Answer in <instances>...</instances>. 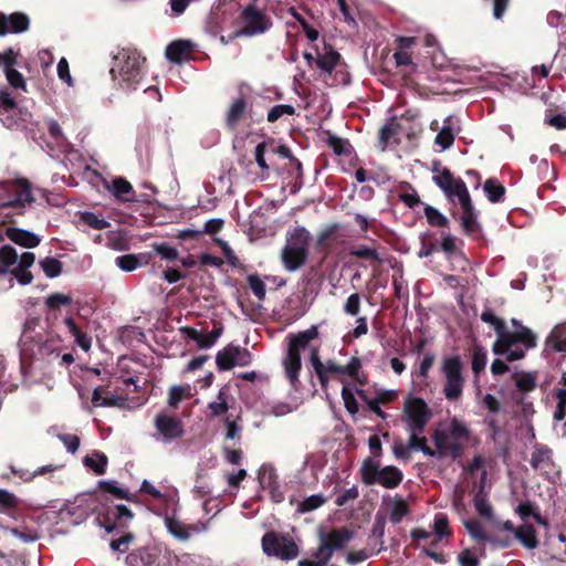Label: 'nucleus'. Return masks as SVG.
Returning <instances> with one entry per match:
<instances>
[{"label": "nucleus", "mask_w": 566, "mask_h": 566, "mask_svg": "<svg viewBox=\"0 0 566 566\" xmlns=\"http://www.w3.org/2000/svg\"><path fill=\"white\" fill-rule=\"evenodd\" d=\"M146 59L134 49H122L113 59L111 75L120 87L132 91L144 76Z\"/></svg>", "instance_id": "f257e3e1"}, {"label": "nucleus", "mask_w": 566, "mask_h": 566, "mask_svg": "<svg viewBox=\"0 0 566 566\" xmlns=\"http://www.w3.org/2000/svg\"><path fill=\"white\" fill-rule=\"evenodd\" d=\"M418 115L407 109L401 116H391L387 122L379 128L377 148L380 151H386L389 145H400L401 136H405L408 140H415L418 138L421 126L416 122Z\"/></svg>", "instance_id": "f03ea898"}, {"label": "nucleus", "mask_w": 566, "mask_h": 566, "mask_svg": "<svg viewBox=\"0 0 566 566\" xmlns=\"http://www.w3.org/2000/svg\"><path fill=\"white\" fill-rule=\"evenodd\" d=\"M304 57L311 67H316L319 71V76L327 85L336 86L349 83L346 65L342 61L340 54L332 46L324 45L316 56L305 53Z\"/></svg>", "instance_id": "7ed1b4c3"}, {"label": "nucleus", "mask_w": 566, "mask_h": 566, "mask_svg": "<svg viewBox=\"0 0 566 566\" xmlns=\"http://www.w3.org/2000/svg\"><path fill=\"white\" fill-rule=\"evenodd\" d=\"M311 232L303 226H296L286 232V242L281 251L284 269L295 272L301 269L310 255Z\"/></svg>", "instance_id": "20e7f679"}, {"label": "nucleus", "mask_w": 566, "mask_h": 566, "mask_svg": "<svg viewBox=\"0 0 566 566\" xmlns=\"http://www.w3.org/2000/svg\"><path fill=\"white\" fill-rule=\"evenodd\" d=\"M354 533L343 526L333 528L331 532L325 533L323 530L318 532L319 545L312 553V559H300L298 566H327L333 557L334 552L342 551L346 544L353 538Z\"/></svg>", "instance_id": "39448f33"}, {"label": "nucleus", "mask_w": 566, "mask_h": 566, "mask_svg": "<svg viewBox=\"0 0 566 566\" xmlns=\"http://www.w3.org/2000/svg\"><path fill=\"white\" fill-rule=\"evenodd\" d=\"M32 202L34 198L27 181H0V214L4 218L23 214Z\"/></svg>", "instance_id": "423d86ee"}, {"label": "nucleus", "mask_w": 566, "mask_h": 566, "mask_svg": "<svg viewBox=\"0 0 566 566\" xmlns=\"http://www.w3.org/2000/svg\"><path fill=\"white\" fill-rule=\"evenodd\" d=\"M359 476L363 484L367 486L381 485L385 489L398 488L402 480V471L395 465L381 467L377 459H364L359 469Z\"/></svg>", "instance_id": "0eeeda50"}, {"label": "nucleus", "mask_w": 566, "mask_h": 566, "mask_svg": "<svg viewBox=\"0 0 566 566\" xmlns=\"http://www.w3.org/2000/svg\"><path fill=\"white\" fill-rule=\"evenodd\" d=\"M517 344L524 345L526 349L534 348L536 346V336L525 326H521L515 332L506 329L503 337L494 342L492 352L499 356L505 355L507 361L520 360L524 358L525 350L516 347Z\"/></svg>", "instance_id": "6e6552de"}, {"label": "nucleus", "mask_w": 566, "mask_h": 566, "mask_svg": "<svg viewBox=\"0 0 566 566\" xmlns=\"http://www.w3.org/2000/svg\"><path fill=\"white\" fill-rule=\"evenodd\" d=\"M463 364L459 355L442 359L441 373L446 378L443 395L449 401H458L463 394L465 379L462 374Z\"/></svg>", "instance_id": "1a4fd4ad"}, {"label": "nucleus", "mask_w": 566, "mask_h": 566, "mask_svg": "<svg viewBox=\"0 0 566 566\" xmlns=\"http://www.w3.org/2000/svg\"><path fill=\"white\" fill-rule=\"evenodd\" d=\"M261 545L266 556L276 557L282 560H292L298 555V546L287 534L275 531L266 532L261 539Z\"/></svg>", "instance_id": "9d476101"}, {"label": "nucleus", "mask_w": 566, "mask_h": 566, "mask_svg": "<svg viewBox=\"0 0 566 566\" xmlns=\"http://www.w3.org/2000/svg\"><path fill=\"white\" fill-rule=\"evenodd\" d=\"M403 419L408 431L423 432L433 417L432 410L421 397L409 395L403 402Z\"/></svg>", "instance_id": "9b49d317"}, {"label": "nucleus", "mask_w": 566, "mask_h": 566, "mask_svg": "<svg viewBox=\"0 0 566 566\" xmlns=\"http://www.w3.org/2000/svg\"><path fill=\"white\" fill-rule=\"evenodd\" d=\"M41 328V319L38 316H28L22 328L21 337L19 339L20 346V359L22 366L31 365L35 359V350L33 349V343L42 332L36 329Z\"/></svg>", "instance_id": "f8f14e48"}, {"label": "nucleus", "mask_w": 566, "mask_h": 566, "mask_svg": "<svg viewBox=\"0 0 566 566\" xmlns=\"http://www.w3.org/2000/svg\"><path fill=\"white\" fill-rule=\"evenodd\" d=\"M154 426L165 443L178 440L185 436L184 422L178 417L165 412H160L155 417Z\"/></svg>", "instance_id": "ddd939ff"}, {"label": "nucleus", "mask_w": 566, "mask_h": 566, "mask_svg": "<svg viewBox=\"0 0 566 566\" xmlns=\"http://www.w3.org/2000/svg\"><path fill=\"white\" fill-rule=\"evenodd\" d=\"M165 526L170 535L179 542H188L196 535H199L208 530L207 522H197L193 524H186L175 516L165 517Z\"/></svg>", "instance_id": "4468645a"}, {"label": "nucleus", "mask_w": 566, "mask_h": 566, "mask_svg": "<svg viewBox=\"0 0 566 566\" xmlns=\"http://www.w3.org/2000/svg\"><path fill=\"white\" fill-rule=\"evenodd\" d=\"M243 27L241 33L244 35H256L265 32L271 27L270 19L254 6L245 8L242 12Z\"/></svg>", "instance_id": "2eb2a0df"}, {"label": "nucleus", "mask_w": 566, "mask_h": 566, "mask_svg": "<svg viewBox=\"0 0 566 566\" xmlns=\"http://www.w3.org/2000/svg\"><path fill=\"white\" fill-rule=\"evenodd\" d=\"M18 62V52L9 48L4 52H0V66L3 69L6 78L11 87L15 90L27 91V82L24 76L14 69Z\"/></svg>", "instance_id": "dca6fc26"}, {"label": "nucleus", "mask_w": 566, "mask_h": 566, "mask_svg": "<svg viewBox=\"0 0 566 566\" xmlns=\"http://www.w3.org/2000/svg\"><path fill=\"white\" fill-rule=\"evenodd\" d=\"M531 467L541 471L545 478L557 473L556 464L553 460V451L545 444H536L531 457Z\"/></svg>", "instance_id": "f3484780"}, {"label": "nucleus", "mask_w": 566, "mask_h": 566, "mask_svg": "<svg viewBox=\"0 0 566 566\" xmlns=\"http://www.w3.org/2000/svg\"><path fill=\"white\" fill-rule=\"evenodd\" d=\"M160 549L155 545H146L130 551L125 557L126 566H158Z\"/></svg>", "instance_id": "a211bd4d"}, {"label": "nucleus", "mask_w": 566, "mask_h": 566, "mask_svg": "<svg viewBox=\"0 0 566 566\" xmlns=\"http://www.w3.org/2000/svg\"><path fill=\"white\" fill-rule=\"evenodd\" d=\"M113 195L120 201L150 203V196L147 193L136 196L133 186L125 178H115L112 182Z\"/></svg>", "instance_id": "6ab92c4d"}, {"label": "nucleus", "mask_w": 566, "mask_h": 566, "mask_svg": "<svg viewBox=\"0 0 566 566\" xmlns=\"http://www.w3.org/2000/svg\"><path fill=\"white\" fill-rule=\"evenodd\" d=\"M31 117L29 108H0V123L9 129L25 128Z\"/></svg>", "instance_id": "aec40b11"}, {"label": "nucleus", "mask_w": 566, "mask_h": 566, "mask_svg": "<svg viewBox=\"0 0 566 566\" xmlns=\"http://www.w3.org/2000/svg\"><path fill=\"white\" fill-rule=\"evenodd\" d=\"M29 18L20 12L4 14L0 12V36L9 33H21L28 30Z\"/></svg>", "instance_id": "412c9836"}, {"label": "nucleus", "mask_w": 566, "mask_h": 566, "mask_svg": "<svg viewBox=\"0 0 566 566\" xmlns=\"http://www.w3.org/2000/svg\"><path fill=\"white\" fill-rule=\"evenodd\" d=\"M340 224L333 222L324 227L317 234L315 245L326 254L331 253L335 243L344 242L340 240Z\"/></svg>", "instance_id": "4be33fe9"}, {"label": "nucleus", "mask_w": 566, "mask_h": 566, "mask_svg": "<svg viewBox=\"0 0 566 566\" xmlns=\"http://www.w3.org/2000/svg\"><path fill=\"white\" fill-rule=\"evenodd\" d=\"M259 480L261 486L269 491L270 497L274 503H281L284 501V493L281 490L277 481V474L273 468H270L269 470L263 468L262 472H260Z\"/></svg>", "instance_id": "5701e85b"}, {"label": "nucleus", "mask_w": 566, "mask_h": 566, "mask_svg": "<svg viewBox=\"0 0 566 566\" xmlns=\"http://www.w3.org/2000/svg\"><path fill=\"white\" fill-rule=\"evenodd\" d=\"M318 335V327L316 325H312L310 328L298 332L297 334H291L289 336L287 350L301 355V352L305 349L313 339L317 338Z\"/></svg>", "instance_id": "b1692460"}, {"label": "nucleus", "mask_w": 566, "mask_h": 566, "mask_svg": "<svg viewBox=\"0 0 566 566\" xmlns=\"http://www.w3.org/2000/svg\"><path fill=\"white\" fill-rule=\"evenodd\" d=\"M452 216L459 220L461 229L465 235L474 239H479L482 237V226L478 220V210L468 213H461L459 216L455 212H453Z\"/></svg>", "instance_id": "393cba45"}, {"label": "nucleus", "mask_w": 566, "mask_h": 566, "mask_svg": "<svg viewBox=\"0 0 566 566\" xmlns=\"http://www.w3.org/2000/svg\"><path fill=\"white\" fill-rule=\"evenodd\" d=\"M6 237L13 243L27 249L35 248L41 242V239L33 232L14 227H8L6 229Z\"/></svg>", "instance_id": "a878e982"}, {"label": "nucleus", "mask_w": 566, "mask_h": 566, "mask_svg": "<svg viewBox=\"0 0 566 566\" xmlns=\"http://www.w3.org/2000/svg\"><path fill=\"white\" fill-rule=\"evenodd\" d=\"M193 45L190 41L177 40L166 49V57L174 63H182L190 59Z\"/></svg>", "instance_id": "bb28decb"}, {"label": "nucleus", "mask_w": 566, "mask_h": 566, "mask_svg": "<svg viewBox=\"0 0 566 566\" xmlns=\"http://www.w3.org/2000/svg\"><path fill=\"white\" fill-rule=\"evenodd\" d=\"M283 366L286 378L289 379L291 386L295 388L296 384L300 381L298 377L302 368L301 355L287 350L283 360Z\"/></svg>", "instance_id": "cd10ccee"}, {"label": "nucleus", "mask_w": 566, "mask_h": 566, "mask_svg": "<svg viewBox=\"0 0 566 566\" xmlns=\"http://www.w3.org/2000/svg\"><path fill=\"white\" fill-rule=\"evenodd\" d=\"M327 502V499L323 494H313L302 501L294 497L290 499V504L295 506V510L300 514L310 513L323 506Z\"/></svg>", "instance_id": "c85d7f7f"}, {"label": "nucleus", "mask_w": 566, "mask_h": 566, "mask_svg": "<svg viewBox=\"0 0 566 566\" xmlns=\"http://www.w3.org/2000/svg\"><path fill=\"white\" fill-rule=\"evenodd\" d=\"M102 387H96L92 395V405L94 407H124L126 405V398L118 395H111L103 397Z\"/></svg>", "instance_id": "c756f323"}, {"label": "nucleus", "mask_w": 566, "mask_h": 566, "mask_svg": "<svg viewBox=\"0 0 566 566\" xmlns=\"http://www.w3.org/2000/svg\"><path fill=\"white\" fill-rule=\"evenodd\" d=\"M524 547L534 549L538 546L536 530L532 524H525L516 528L514 536Z\"/></svg>", "instance_id": "7c9ffc66"}, {"label": "nucleus", "mask_w": 566, "mask_h": 566, "mask_svg": "<svg viewBox=\"0 0 566 566\" xmlns=\"http://www.w3.org/2000/svg\"><path fill=\"white\" fill-rule=\"evenodd\" d=\"M261 95L252 90L248 84H240L238 87V96L234 98L231 106H249L253 104H261Z\"/></svg>", "instance_id": "2f4dec72"}, {"label": "nucleus", "mask_w": 566, "mask_h": 566, "mask_svg": "<svg viewBox=\"0 0 566 566\" xmlns=\"http://www.w3.org/2000/svg\"><path fill=\"white\" fill-rule=\"evenodd\" d=\"M83 463L86 468L94 471L95 474L102 475L106 472L108 459L105 453L101 451H94L92 455L84 457Z\"/></svg>", "instance_id": "473e14b6"}, {"label": "nucleus", "mask_w": 566, "mask_h": 566, "mask_svg": "<svg viewBox=\"0 0 566 566\" xmlns=\"http://www.w3.org/2000/svg\"><path fill=\"white\" fill-rule=\"evenodd\" d=\"M348 254L355 256L358 260L368 261L370 263H382V259L380 258L378 251L375 248L367 245L350 247L348 249Z\"/></svg>", "instance_id": "72a5a7b5"}, {"label": "nucleus", "mask_w": 566, "mask_h": 566, "mask_svg": "<svg viewBox=\"0 0 566 566\" xmlns=\"http://www.w3.org/2000/svg\"><path fill=\"white\" fill-rule=\"evenodd\" d=\"M115 263L120 270L132 272L143 263H147V259L145 254H124L117 256Z\"/></svg>", "instance_id": "f704fd0d"}, {"label": "nucleus", "mask_w": 566, "mask_h": 566, "mask_svg": "<svg viewBox=\"0 0 566 566\" xmlns=\"http://www.w3.org/2000/svg\"><path fill=\"white\" fill-rule=\"evenodd\" d=\"M191 397V388L189 385H175L169 388L167 403L172 409H178L179 403Z\"/></svg>", "instance_id": "c9c22d12"}, {"label": "nucleus", "mask_w": 566, "mask_h": 566, "mask_svg": "<svg viewBox=\"0 0 566 566\" xmlns=\"http://www.w3.org/2000/svg\"><path fill=\"white\" fill-rule=\"evenodd\" d=\"M483 189L488 199L493 203L501 202L506 191L505 187L495 178L486 179L483 185Z\"/></svg>", "instance_id": "e433bc0d"}, {"label": "nucleus", "mask_w": 566, "mask_h": 566, "mask_svg": "<svg viewBox=\"0 0 566 566\" xmlns=\"http://www.w3.org/2000/svg\"><path fill=\"white\" fill-rule=\"evenodd\" d=\"M235 346L228 345L219 350L216 356V364L219 370H230L234 367Z\"/></svg>", "instance_id": "4c0bfd02"}, {"label": "nucleus", "mask_w": 566, "mask_h": 566, "mask_svg": "<svg viewBox=\"0 0 566 566\" xmlns=\"http://www.w3.org/2000/svg\"><path fill=\"white\" fill-rule=\"evenodd\" d=\"M17 262V250L9 244L3 245L0 249V276L8 274V268L14 265Z\"/></svg>", "instance_id": "58836bf2"}, {"label": "nucleus", "mask_w": 566, "mask_h": 566, "mask_svg": "<svg viewBox=\"0 0 566 566\" xmlns=\"http://www.w3.org/2000/svg\"><path fill=\"white\" fill-rule=\"evenodd\" d=\"M410 512L408 503L400 496L396 495L392 500L389 520L394 524H398Z\"/></svg>", "instance_id": "ea45409f"}, {"label": "nucleus", "mask_w": 566, "mask_h": 566, "mask_svg": "<svg viewBox=\"0 0 566 566\" xmlns=\"http://www.w3.org/2000/svg\"><path fill=\"white\" fill-rule=\"evenodd\" d=\"M423 213L426 216L427 222L431 227L448 228L450 224L449 219L444 214H442L437 208L430 205H424Z\"/></svg>", "instance_id": "a19ab883"}, {"label": "nucleus", "mask_w": 566, "mask_h": 566, "mask_svg": "<svg viewBox=\"0 0 566 566\" xmlns=\"http://www.w3.org/2000/svg\"><path fill=\"white\" fill-rule=\"evenodd\" d=\"M410 436L408 439L409 448L411 450L421 451L427 457H436V451L431 449L427 443L426 437H420L422 432L409 431Z\"/></svg>", "instance_id": "79ce46f5"}, {"label": "nucleus", "mask_w": 566, "mask_h": 566, "mask_svg": "<svg viewBox=\"0 0 566 566\" xmlns=\"http://www.w3.org/2000/svg\"><path fill=\"white\" fill-rule=\"evenodd\" d=\"M433 532L437 536V539L432 542V544H437L440 539L444 537L452 536V532L449 527V518L443 513H438L434 516L433 522Z\"/></svg>", "instance_id": "37998d69"}, {"label": "nucleus", "mask_w": 566, "mask_h": 566, "mask_svg": "<svg viewBox=\"0 0 566 566\" xmlns=\"http://www.w3.org/2000/svg\"><path fill=\"white\" fill-rule=\"evenodd\" d=\"M551 395L557 401L554 420L563 421L566 418V388H554Z\"/></svg>", "instance_id": "c03bdc74"}, {"label": "nucleus", "mask_w": 566, "mask_h": 566, "mask_svg": "<svg viewBox=\"0 0 566 566\" xmlns=\"http://www.w3.org/2000/svg\"><path fill=\"white\" fill-rule=\"evenodd\" d=\"M481 321L490 324L494 327V331L496 332L497 338L501 339L503 337L506 328L505 322L497 317L491 308H485L481 314Z\"/></svg>", "instance_id": "a18cd8bd"}, {"label": "nucleus", "mask_w": 566, "mask_h": 566, "mask_svg": "<svg viewBox=\"0 0 566 566\" xmlns=\"http://www.w3.org/2000/svg\"><path fill=\"white\" fill-rule=\"evenodd\" d=\"M98 488L106 493L113 494L117 499L127 500L129 502H133L135 499L134 494H130L127 490L116 486L113 481L102 480L98 482Z\"/></svg>", "instance_id": "49530a36"}, {"label": "nucleus", "mask_w": 566, "mask_h": 566, "mask_svg": "<svg viewBox=\"0 0 566 566\" xmlns=\"http://www.w3.org/2000/svg\"><path fill=\"white\" fill-rule=\"evenodd\" d=\"M449 433L442 429H436L432 433V440L436 446V457L443 458L447 455V447L449 442Z\"/></svg>", "instance_id": "de8ad7c7"}, {"label": "nucleus", "mask_w": 566, "mask_h": 566, "mask_svg": "<svg viewBox=\"0 0 566 566\" xmlns=\"http://www.w3.org/2000/svg\"><path fill=\"white\" fill-rule=\"evenodd\" d=\"M40 266L48 277L54 279L62 273L63 264L53 256H46L40 261Z\"/></svg>", "instance_id": "09e8293b"}, {"label": "nucleus", "mask_w": 566, "mask_h": 566, "mask_svg": "<svg viewBox=\"0 0 566 566\" xmlns=\"http://www.w3.org/2000/svg\"><path fill=\"white\" fill-rule=\"evenodd\" d=\"M249 115L247 108H230L227 116V127L235 130L242 123L248 124Z\"/></svg>", "instance_id": "8fccbe9b"}, {"label": "nucleus", "mask_w": 566, "mask_h": 566, "mask_svg": "<svg viewBox=\"0 0 566 566\" xmlns=\"http://www.w3.org/2000/svg\"><path fill=\"white\" fill-rule=\"evenodd\" d=\"M549 342L557 352H566V323L556 326L551 336Z\"/></svg>", "instance_id": "3c124183"}, {"label": "nucleus", "mask_w": 566, "mask_h": 566, "mask_svg": "<svg viewBox=\"0 0 566 566\" xmlns=\"http://www.w3.org/2000/svg\"><path fill=\"white\" fill-rule=\"evenodd\" d=\"M302 285L304 290H312L315 286H318L322 282V275L318 271L317 265L310 266L302 275L301 279Z\"/></svg>", "instance_id": "603ef678"}, {"label": "nucleus", "mask_w": 566, "mask_h": 566, "mask_svg": "<svg viewBox=\"0 0 566 566\" xmlns=\"http://www.w3.org/2000/svg\"><path fill=\"white\" fill-rule=\"evenodd\" d=\"M19 506V499L15 494L0 489V512L8 513L10 511L17 510Z\"/></svg>", "instance_id": "864d4df0"}, {"label": "nucleus", "mask_w": 566, "mask_h": 566, "mask_svg": "<svg viewBox=\"0 0 566 566\" xmlns=\"http://www.w3.org/2000/svg\"><path fill=\"white\" fill-rule=\"evenodd\" d=\"M81 220L84 224L95 230H104L109 227V222L103 218H99L94 212L85 211L81 213Z\"/></svg>", "instance_id": "5fc2aeb1"}, {"label": "nucleus", "mask_w": 566, "mask_h": 566, "mask_svg": "<svg viewBox=\"0 0 566 566\" xmlns=\"http://www.w3.org/2000/svg\"><path fill=\"white\" fill-rule=\"evenodd\" d=\"M448 433L453 440H462L469 438L470 430L463 422L459 421L457 418H453L450 421Z\"/></svg>", "instance_id": "6e6d98bb"}, {"label": "nucleus", "mask_w": 566, "mask_h": 566, "mask_svg": "<svg viewBox=\"0 0 566 566\" xmlns=\"http://www.w3.org/2000/svg\"><path fill=\"white\" fill-rule=\"evenodd\" d=\"M33 349L35 350V356L38 354L49 355L50 353L55 350L54 340L49 338L43 333L36 337L33 343Z\"/></svg>", "instance_id": "4d7b16f0"}, {"label": "nucleus", "mask_w": 566, "mask_h": 566, "mask_svg": "<svg viewBox=\"0 0 566 566\" xmlns=\"http://www.w3.org/2000/svg\"><path fill=\"white\" fill-rule=\"evenodd\" d=\"M464 526L469 534L479 542H486L489 534H486L483 525L476 520H469L464 522Z\"/></svg>", "instance_id": "13d9d810"}, {"label": "nucleus", "mask_w": 566, "mask_h": 566, "mask_svg": "<svg viewBox=\"0 0 566 566\" xmlns=\"http://www.w3.org/2000/svg\"><path fill=\"white\" fill-rule=\"evenodd\" d=\"M224 396V391L220 390L218 394V401H212L208 405L211 417H219L228 412L229 405Z\"/></svg>", "instance_id": "bf43d9fd"}, {"label": "nucleus", "mask_w": 566, "mask_h": 566, "mask_svg": "<svg viewBox=\"0 0 566 566\" xmlns=\"http://www.w3.org/2000/svg\"><path fill=\"white\" fill-rule=\"evenodd\" d=\"M516 387L522 392H530L536 388V375L522 373L516 379Z\"/></svg>", "instance_id": "052dcab7"}, {"label": "nucleus", "mask_w": 566, "mask_h": 566, "mask_svg": "<svg viewBox=\"0 0 566 566\" xmlns=\"http://www.w3.org/2000/svg\"><path fill=\"white\" fill-rule=\"evenodd\" d=\"M454 143V134L452 126L443 125L438 135L436 136V144L443 149L451 147Z\"/></svg>", "instance_id": "680f3d73"}, {"label": "nucleus", "mask_w": 566, "mask_h": 566, "mask_svg": "<svg viewBox=\"0 0 566 566\" xmlns=\"http://www.w3.org/2000/svg\"><path fill=\"white\" fill-rule=\"evenodd\" d=\"M153 249L161 259L168 261H175L179 255L177 249L171 247L168 242L155 243L153 244Z\"/></svg>", "instance_id": "e2e57ef3"}, {"label": "nucleus", "mask_w": 566, "mask_h": 566, "mask_svg": "<svg viewBox=\"0 0 566 566\" xmlns=\"http://www.w3.org/2000/svg\"><path fill=\"white\" fill-rule=\"evenodd\" d=\"M486 352L482 347H475L472 355V371L478 376L486 366Z\"/></svg>", "instance_id": "0e129e2a"}, {"label": "nucleus", "mask_w": 566, "mask_h": 566, "mask_svg": "<svg viewBox=\"0 0 566 566\" xmlns=\"http://www.w3.org/2000/svg\"><path fill=\"white\" fill-rule=\"evenodd\" d=\"M71 303V296L63 293H53L45 298V305L49 310H57L60 306H67Z\"/></svg>", "instance_id": "69168bd1"}, {"label": "nucleus", "mask_w": 566, "mask_h": 566, "mask_svg": "<svg viewBox=\"0 0 566 566\" xmlns=\"http://www.w3.org/2000/svg\"><path fill=\"white\" fill-rule=\"evenodd\" d=\"M455 177L450 169H441V175H434L432 177L433 182L442 190H450L451 184L455 181Z\"/></svg>", "instance_id": "338daca9"}, {"label": "nucleus", "mask_w": 566, "mask_h": 566, "mask_svg": "<svg viewBox=\"0 0 566 566\" xmlns=\"http://www.w3.org/2000/svg\"><path fill=\"white\" fill-rule=\"evenodd\" d=\"M114 516L115 526L127 527V522L134 518V513L126 505L119 504L115 506Z\"/></svg>", "instance_id": "774afa93"}]
</instances>
